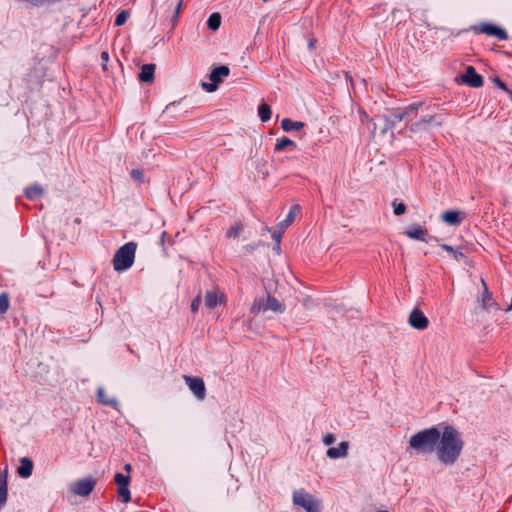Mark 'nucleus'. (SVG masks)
Masks as SVG:
<instances>
[{
	"label": "nucleus",
	"instance_id": "f257e3e1",
	"mask_svg": "<svg viewBox=\"0 0 512 512\" xmlns=\"http://www.w3.org/2000/svg\"><path fill=\"white\" fill-rule=\"evenodd\" d=\"M463 445V440L458 431L451 426H446L443 432L440 433V439L436 445L439 461L445 465L455 463L463 449Z\"/></svg>",
	"mask_w": 512,
	"mask_h": 512
},
{
	"label": "nucleus",
	"instance_id": "f03ea898",
	"mask_svg": "<svg viewBox=\"0 0 512 512\" xmlns=\"http://www.w3.org/2000/svg\"><path fill=\"white\" fill-rule=\"evenodd\" d=\"M440 439V432L437 428H429L413 435L409 441L408 449L417 453H432Z\"/></svg>",
	"mask_w": 512,
	"mask_h": 512
},
{
	"label": "nucleus",
	"instance_id": "7ed1b4c3",
	"mask_svg": "<svg viewBox=\"0 0 512 512\" xmlns=\"http://www.w3.org/2000/svg\"><path fill=\"white\" fill-rule=\"evenodd\" d=\"M136 247L134 242H129L117 250L113 258V267L116 271H123L132 266Z\"/></svg>",
	"mask_w": 512,
	"mask_h": 512
},
{
	"label": "nucleus",
	"instance_id": "20e7f679",
	"mask_svg": "<svg viewBox=\"0 0 512 512\" xmlns=\"http://www.w3.org/2000/svg\"><path fill=\"white\" fill-rule=\"evenodd\" d=\"M272 310L274 312H283L284 305L281 304L275 297L267 295L266 298H260L254 301L251 306V312L254 314L260 311Z\"/></svg>",
	"mask_w": 512,
	"mask_h": 512
},
{
	"label": "nucleus",
	"instance_id": "39448f33",
	"mask_svg": "<svg viewBox=\"0 0 512 512\" xmlns=\"http://www.w3.org/2000/svg\"><path fill=\"white\" fill-rule=\"evenodd\" d=\"M293 502L302 506L307 512H320V501L303 490L294 493Z\"/></svg>",
	"mask_w": 512,
	"mask_h": 512
},
{
	"label": "nucleus",
	"instance_id": "423d86ee",
	"mask_svg": "<svg viewBox=\"0 0 512 512\" xmlns=\"http://www.w3.org/2000/svg\"><path fill=\"white\" fill-rule=\"evenodd\" d=\"M456 82L466 84L472 88L483 86V78L473 66L466 67L465 72L456 78Z\"/></svg>",
	"mask_w": 512,
	"mask_h": 512
},
{
	"label": "nucleus",
	"instance_id": "0eeeda50",
	"mask_svg": "<svg viewBox=\"0 0 512 512\" xmlns=\"http://www.w3.org/2000/svg\"><path fill=\"white\" fill-rule=\"evenodd\" d=\"M480 283L482 286V292H481L480 296L478 297L477 302L479 303V305L481 306V308L484 311L488 312L492 308L497 310L499 308L498 304L494 300V298H493L491 292L489 291L488 286L483 278H481Z\"/></svg>",
	"mask_w": 512,
	"mask_h": 512
},
{
	"label": "nucleus",
	"instance_id": "6e6552de",
	"mask_svg": "<svg viewBox=\"0 0 512 512\" xmlns=\"http://www.w3.org/2000/svg\"><path fill=\"white\" fill-rule=\"evenodd\" d=\"M184 380L189 389L199 400H203L205 398L206 389L204 381L201 378L185 375Z\"/></svg>",
	"mask_w": 512,
	"mask_h": 512
},
{
	"label": "nucleus",
	"instance_id": "1a4fd4ad",
	"mask_svg": "<svg viewBox=\"0 0 512 512\" xmlns=\"http://www.w3.org/2000/svg\"><path fill=\"white\" fill-rule=\"evenodd\" d=\"M226 296L218 289L209 290L205 293V306L214 309L217 306L225 305Z\"/></svg>",
	"mask_w": 512,
	"mask_h": 512
},
{
	"label": "nucleus",
	"instance_id": "9d476101",
	"mask_svg": "<svg viewBox=\"0 0 512 512\" xmlns=\"http://www.w3.org/2000/svg\"><path fill=\"white\" fill-rule=\"evenodd\" d=\"M96 482L92 478H85L75 482L71 486V491L80 496H88L94 489Z\"/></svg>",
	"mask_w": 512,
	"mask_h": 512
},
{
	"label": "nucleus",
	"instance_id": "9b49d317",
	"mask_svg": "<svg viewBox=\"0 0 512 512\" xmlns=\"http://www.w3.org/2000/svg\"><path fill=\"white\" fill-rule=\"evenodd\" d=\"M408 323L415 329L424 330L428 327L429 320L420 309L415 308L409 315Z\"/></svg>",
	"mask_w": 512,
	"mask_h": 512
},
{
	"label": "nucleus",
	"instance_id": "f8f14e48",
	"mask_svg": "<svg viewBox=\"0 0 512 512\" xmlns=\"http://www.w3.org/2000/svg\"><path fill=\"white\" fill-rule=\"evenodd\" d=\"M474 29L476 32L496 36L501 40H506L508 37L505 30L488 23L481 24L479 27H476Z\"/></svg>",
	"mask_w": 512,
	"mask_h": 512
},
{
	"label": "nucleus",
	"instance_id": "ddd939ff",
	"mask_svg": "<svg viewBox=\"0 0 512 512\" xmlns=\"http://www.w3.org/2000/svg\"><path fill=\"white\" fill-rule=\"evenodd\" d=\"M405 235L411 239L427 242L428 230L420 225L414 224L409 227L405 232Z\"/></svg>",
	"mask_w": 512,
	"mask_h": 512
},
{
	"label": "nucleus",
	"instance_id": "4468645a",
	"mask_svg": "<svg viewBox=\"0 0 512 512\" xmlns=\"http://www.w3.org/2000/svg\"><path fill=\"white\" fill-rule=\"evenodd\" d=\"M435 124L437 126L441 125V122L436 121V116L434 115H426L421 118L420 121L411 125L410 130L414 133L421 132L427 128L428 125Z\"/></svg>",
	"mask_w": 512,
	"mask_h": 512
},
{
	"label": "nucleus",
	"instance_id": "2eb2a0df",
	"mask_svg": "<svg viewBox=\"0 0 512 512\" xmlns=\"http://www.w3.org/2000/svg\"><path fill=\"white\" fill-rule=\"evenodd\" d=\"M463 218V212L458 210H449L442 214V220L448 225H459Z\"/></svg>",
	"mask_w": 512,
	"mask_h": 512
},
{
	"label": "nucleus",
	"instance_id": "dca6fc26",
	"mask_svg": "<svg viewBox=\"0 0 512 512\" xmlns=\"http://www.w3.org/2000/svg\"><path fill=\"white\" fill-rule=\"evenodd\" d=\"M349 443L344 441L339 444L338 447L329 448L327 450V456L331 459L345 457L348 453Z\"/></svg>",
	"mask_w": 512,
	"mask_h": 512
},
{
	"label": "nucleus",
	"instance_id": "f3484780",
	"mask_svg": "<svg viewBox=\"0 0 512 512\" xmlns=\"http://www.w3.org/2000/svg\"><path fill=\"white\" fill-rule=\"evenodd\" d=\"M33 470V462L27 457L20 459V466L17 469L18 474L22 478H28L31 476Z\"/></svg>",
	"mask_w": 512,
	"mask_h": 512
},
{
	"label": "nucleus",
	"instance_id": "a211bd4d",
	"mask_svg": "<svg viewBox=\"0 0 512 512\" xmlns=\"http://www.w3.org/2000/svg\"><path fill=\"white\" fill-rule=\"evenodd\" d=\"M155 69V64H144L141 67V73L139 74L140 81L149 83L153 82Z\"/></svg>",
	"mask_w": 512,
	"mask_h": 512
},
{
	"label": "nucleus",
	"instance_id": "6ab92c4d",
	"mask_svg": "<svg viewBox=\"0 0 512 512\" xmlns=\"http://www.w3.org/2000/svg\"><path fill=\"white\" fill-rule=\"evenodd\" d=\"M229 73V68L223 65L213 69L210 73L209 78L212 82H216L217 84H219L222 81V78L228 76Z\"/></svg>",
	"mask_w": 512,
	"mask_h": 512
},
{
	"label": "nucleus",
	"instance_id": "aec40b11",
	"mask_svg": "<svg viewBox=\"0 0 512 512\" xmlns=\"http://www.w3.org/2000/svg\"><path fill=\"white\" fill-rule=\"evenodd\" d=\"M281 127L284 131L289 132L291 130L299 131L304 127L303 122H294L291 119L285 118L281 121Z\"/></svg>",
	"mask_w": 512,
	"mask_h": 512
},
{
	"label": "nucleus",
	"instance_id": "412c9836",
	"mask_svg": "<svg viewBox=\"0 0 512 512\" xmlns=\"http://www.w3.org/2000/svg\"><path fill=\"white\" fill-rule=\"evenodd\" d=\"M298 210H299L298 206L292 207V209L288 213L287 217L278 224V228L280 230L284 231L287 227H289L295 221L296 212Z\"/></svg>",
	"mask_w": 512,
	"mask_h": 512
},
{
	"label": "nucleus",
	"instance_id": "4be33fe9",
	"mask_svg": "<svg viewBox=\"0 0 512 512\" xmlns=\"http://www.w3.org/2000/svg\"><path fill=\"white\" fill-rule=\"evenodd\" d=\"M97 399L103 405H111L116 407L118 404L116 399L109 397L103 388L98 389Z\"/></svg>",
	"mask_w": 512,
	"mask_h": 512
},
{
	"label": "nucleus",
	"instance_id": "5701e85b",
	"mask_svg": "<svg viewBox=\"0 0 512 512\" xmlns=\"http://www.w3.org/2000/svg\"><path fill=\"white\" fill-rule=\"evenodd\" d=\"M418 105H410L403 112L395 115L398 121H402L405 118H412L417 116Z\"/></svg>",
	"mask_w": 512,
	"mask_h": 512
},
{
	"label": "nucleus",
	"instance_id": "b1692460",
	"mask_svg": "<svg viewBox=\"0 0 512 512\" xmlns=\"http://www.w3.org/2000/svg\"><path fill=\"white\" fill-rule=\"evenodd\" d=\"M258 115L262 122H267L271 117V108L268 104L262 103L258 107Z\"/></svg>",
	"mask_w": 512,
	"mask_h": 512
},
{
	"label": "nucleus",
	"instance_id": "393cba45",
	"mask_svg": "<svg viewBox=\"0 0 512 512\" xmlns=\"http://www.w3.org/2000/svg\"><path fill=\"white\" fill-rule=\"evenodd\" d=\"M243 231V225L241 223L233 224L227 231V237L230 239H237Z\"/></svg>",
	"mask_w": 512,
	"mask_h": 512
},
{
	"label": "nucleus",
	"instance_id": "a878e982",
	"mask_svg": "<svg viewBox=\"0 0 512 512\" xmlns=\"http://www.w3.org/2000/svg\"><path fill=\"white\" fill-rule=\"evenodd\" d=\"M207 24L211 30H213V31L217 30L221 24V15L219 13L211 14L208 19Z\"/></svg>",
	"mask_w": 512,
	"mask_h": 512
},
{
	"label": "nucleus",
	"instance_id": "bb28decb",
	"mask_svg": "<svg viewBox=\"0 0 512 512\" xmlns=\"http://www.w3.org/2000/svg\"><path fill=\"white\" fill-rule=\"evenodd\" d=\"M43 188L40 185H34L26 190V196L29 199H34L36 197H39L43 194Z\"/></svg>",
	"mask_w": 512,
	"mask_h": 512
},
{
	"label": "nucleus",
	"instance_id": "cd10ccee",
	"mask_svg": "<svg viewBox=\"0 0 512 512\" xmlns=\"http://www.w3.org/2000/svg\"><path fill=\"white\" fill-rule=\"evenodd\" d=\"M117 493L122 498L124 503H128L131 500V493L128 486L117 485Z\"/></svg>",
	"mask_w": 512,
	"mask_h": 512
},
{
	"label": "nucleus",
	"instance_id": "c85d7f7f",
	"mask_svg": "<svg viewBox=\"0 0 512 512\" xmlns=\"http://www.w3.org/2000/svg\"><path fill=\"white\" fill-rule=\"evenodd\" d=\"M442 249H444L445 251L451 253L454 257V259L456 261H458L459 259L461 258H464V254L462 252H460L459 250L457 249H454L452 246L450 245H447V244H442L441 245Z\"/></svg>",
	"mask_w": 512,
	"mask_h": 512
},
{
	"label": "nucleus",
	"instance_id": "c756f323",
	"mask_svg": "<svg viewBox=\"0 0 512 512\" xmlns=\"http://www.w3.org/2000/svg\"><path fill=\"white\" fill-rule=\"evenodd\" d=\"M288 146H295V143L292 140H290L289 138L283 137L281 140L278 141V143L275 146V149L277 151H281Z\"/></svg>",
	"mask_w": 512,
	"mask_h": 512
},
{
	"label": "nucleus",
	"instance_id": "7c9ffc66",
	"mask_svg": "<svg viewBox=\"0 0 512 512\" xmlns=\"http://www.w3.org/2000/svg\"><path fill=\"white\" fill-rule=\"evenodd\" d=\"M115 483L117 485L128 486L129 483H130V477L129 476H124L121 473H117L115 475Z\"/></svg>",
	"mask_w": 512,
	"mask_h": 512
},
{
	"label": "nucleus",
	"instance_id": "2f4dec72",
	"mask_svg": "<svg viewBox=\"0 0 512 512\" xmlns=\"http://www.w3.org/2000/svg\"><path fill=\"white\" fill-rule=\"evenodd\" d=\"M7 499L6 480H0V505H3Z\"/></svg>",
	"mask_w": 512,
	"mask_h": 512
},
{
	"label": "nucleus",
	"instance_id": "473e14b6",
	"mask_svg": "<svg viewBox=\"0 0 512 512\" xmlns=\"http://www.w3.org/2000/svg\"><path fill=\"white\" fill-rule=\"evenodd\" d=\"M128 16H129V14H128V12H127V11H125V10H124V11H121V12L117 15V17H116V19H115V24H116L117 26L123 25V24L126 22V20H127Z\"/></svg>",
	"mask_w": 512,
	"mask_h": 512
},
{
	"label": "nucleus",
	"instance_id": "72a5a7b5",
	"mask_svg": "<svg viewBox=\"0 0 512 512\" xmlns=\"http://www.w3.org/2000/svg\"><path fill=\"white\" fill-rule=\"evenodd\" d=\"M9 306L8 297L6 294L0 295V313H4Z\"/></svg>",
	"mask_w": 512,
	"mask_h": 512
},
{
	"label": "nucleus",
	"instance_id": "f704fd0d",
	"mask_svg": "<svg viewBox=\"0 0 512 512\" xmlns=\"http://www.w3.org/2000/svg\"><path fill=\"white\" fill-rule=\"evenodd\" d=\"M200 305H201V296H200V294H199V295H197V296L193 299V301H192V303H191V311H192L193 313H196V312L198 311V309H199Z\"/></svg>",
	"mask_w": 512,
	"mask_h": 512
},
{
	"label": "nucleus",
	"instance_id": "c9c22d12",
	"mask_svg": "<svg viewBox=\"0 0 512 512\" xmlns=\"http://www.w3.org/2000/svg\"><path fill=\"white\" fill-rule=\"evenodd\" d=\"M202 87L208 92H214L217 90L218 84L211 81V83H203Z\"/></svg>",
	"mask_w": 512,
	"mask_h": 512
},
{
	"label": "nucleus",
	"instance_id": "e433bc0d",
	"mask_svg": "<svg viewBox=\"0 0 512 512\" xmlns=\"http://www.w3.org/2000/svg\"><path fill=\"white\" fill-rule=\"evenodd\" d=\"M406 211V206L403 203H398L394 206V213L396 215H402Z\"/></svg>",
	"mask_w": 512,
	"mask_h": 512
},
{
	"label": "nucleus",
	"instance_id": "4c0bfd02",
	"mask_svg": "<svg viewBox=\"0 0 512 512\" xmlns=\"http://www.w3.org/2000/svg\"><path fill=\"white\" fill-rule=\"evenodd\" d=\"M493 82L497 85V87L508 92L509 89L507 88L506 84L504 82H502L499 78H497V77L494 78Z\"/></svg>",
	"mask_w": 512,
	"mask_h": 512
},
{
	"label": "nucleus",
	"instance_id": "58836bf2",
	"mask_svg": "<svg viewBox=\"0 0 512 512\" xmlns=\"http://www.w3.org/2000/svg\"><path fill=\"white\" fill-rule=\"evenodd\" d=\"M101 58H102V60L104 61V64L102 65V69H103L104 71H106V70H107V64H106V63H107V62H108V60H109V54H108V52L103 51V52L101 53Z\"/></svg>",
	"mask_w": 512,
	"mask_h": 512
},
{
	"label": "nucleus",
	"instance_id": "ea45409f",
	"mask_svg": "<svg viewBox=\"0 0 512 512\" xmlns=\"http://www.w3.org/2000/svg\"><path fill=\"white\" fill-rule=\"evenodd\" d=\"M334 441H335V437L332 434H328L323 439V442L325 445H331L332 443H334Z\"/></svg>",
	"mask_w": 512,
	"mask_h": 512
},
{
	"label": "nucleus",
	"instance_id": "a19ab883",
	"mask_svg": "<svg viewBox=\"0 0 512 512\" xmlns=\"http://www.w3.org/2000/svg\"><path fill=\"white\" fill-rule=\"evenodd\" d=\"M393 125H394V121H392V120H390V119L386 118V119H385V127H384V129L382 130V133H384V132H385V130H391V129H392V127H393Z\"/></svg>",
	"mask_w": 512,
	"mask_h": 512
},
{
	"label": "nucleus",
	"instance_id": "79ce46f5",
	"mask_svg": "<svg viewBox=\"0 0 512 512\" xmlns=\"http://www.w3.org/2000/svg\"><path fill=\"white\" fill-rule=\"evenodd\" d=\"M131 174H132V177L137 180H141V178H142V173L139 170H133Z\"/></svg>",
	"mask_w": 512,
	"mask_h": 512
},
{
	"label": "nucleus",
	"instance_id": "37998d69",
	"mask_svg": "<svg viewBox=\"0 0 512 512\" xmlns=\"http://www.w3.org/2000/svg\"><path fill=\"white\" fill-rule=\"evenodd\" d=\"M282 230L280 232H274L272 237L273 239L277 242V243H280V240H281V234H282Z\"/></svg>",
	"mask_w": 512,
	"mask_h": 512
},
{
	"label": "nucleus",
	"instance_id": "c03bdc74",
	"mask_svg": "<svg viewBox=\"0 0 512 512\" xmlns=\"http://www.w3.org/2000/svg\"><path fill=\"white\" fill-rule=\"evenodd\" d=\"M316 43H317L316 39H314V38L310 39L308 42V48L311 50L315 49Z\"/></svg>",
	"mask_w": 512,
	"mask_h": 512
},
{
	"label": "nucleus",
	"instance_id": "a18cd8bd",
	"mask_svg": "<svg viewBox=\"0 0 512 512\" xmlns=\"http://www.w3.org/2000/svg\"><path fill=\"white\" fill-rule=\"evenodd\" d=\"M360 115H361V121H362V122L371 120V119L369 118V116L367 115V113H366V112H364V111H360Z\"/></svg>",
	"mask_w": 512,
	"mask_h": 512
},
{
	"label": "nucleus",
	"instance_id": "49530a36",
	"mask_svg": "<svg viewBox=\"0 0 512 512\" xmlns=\"http://www.w3.org/2000/svg\"><path fill=\"white\" fill-rule=\"evenodd\" d=\"M124 469H125L127 472H130V471H131V469H132V467H131V465H130V464H126V465L124 466Z\"/></svg>",
	"mask_w": 512,
	"mask_h": 512
},
{
	"label": "nucleus",
	"instance_id": "de8ad7c7",
	"mask_svg": "<svg viewBox=\"0 0 512 512\" xmlns=\"http://www.w3.org/2000/svg\"><path fill=\"white\" fill-rule=\"evenodd\" d=\"M180 8H181V1L178 3L177 8H176V13L177 14L179 13Z\"/></svg>",
	"mask_w": 512,
	"mask_h": 512
},
{
	"label": "nucleus",
	"instance_id": "09e8293b",
	"mask_svg": "<svg viewBox=\"0 0 512 512\" xmlns=\"http://www.w3.org/2000/svg\"><path fill=\"white\" fill-rule=\"evenodd\" d=\"M506 311H512V298H511L510 305L508 306V308L506 309Z\"/></svg>",
	"mask_w": 512,
	"mask_h": 512
},
{
	"label": "nucleus",
	"instance_id": "8fccbe9b",
	"mask_svg": "<svg viewBox=\"0 0 512 512\" xmlns=\"http://www.w3.org/2000/svg\"><path fill=\"white\" fill-rule=\"evenodd\" d=\"M507 93L510 95V97H511V99H512V91H511V90H508V92H507Z\"/></svg>",
	"mask_w": 512,
	"mask_h": 512
},
{
	"label": "nucleus",
	"instance_id": "3c124183",
	"mask_svg": "<svg viewBox=\"0 0 512 512\" xmlns=\"http://www.w3.org/2000/svg\"><path fill=\"white\" fill-rule=\"evenodd\" d=\"M165 236H166V232H163L162 234V240L165 239Z\"/></svg>",
	"mask_w": 512,
	"mask_h": 512
},
{
	"label": "nucleus",
	"instance_id": "603ef678",
	"mask_svg": "<svg viewBox=\"0 0 512 512\" xmlns=\"http://www.w3.org/2000/svg\"><path fill=\"white\" fill-rule=\"evenodd\" d=\"M379 512H388V511H379Z\"/></svg>",
	"mask_w": 512,
	"mask_h": 512
}]
</instances>
